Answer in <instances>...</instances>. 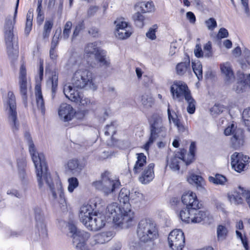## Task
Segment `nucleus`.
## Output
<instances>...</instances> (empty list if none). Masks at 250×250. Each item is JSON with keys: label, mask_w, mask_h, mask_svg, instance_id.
<instances>
[{"label": "nucleus", "mask_w": 250, "mask_h": 250, "mask_svg": "<svg viewBox=\"0 0 250 250\" xmlns=\"http://www.w3.org/2000/svg\"><path fill=\"white\" fill-rule=\"evenodd\" d=\"M224 134L226 136L232 135L231 142L233 147L235 149L239 148L244 143V136L243 131L240 128L235 127L234 124H231L224 130Z\"/></svg>", "instance_id": "obj_12"}, {"label": "nucleus", "mask_w": 250, "mask_h": 250, "mask_svg": "<svg viewBox=\"0 0 250 250\" xmlns=\"http://www.w3.org/2000/svg\"><path fill=\"white\" fill-rule=\"evenodd\" d=\"M190 70V60L189 57L183 62L178 63L176 66V74L183 76L187 71Z\"/></svg>", "instance_id": "obj_30"}, {"label": "nucleus", "mask_w": 250, "mask_h": 250, "mask_svg": "<svg viewBox=\"0 0 250 250\" xmlns=\"http://www.w3.org/2000/svg\"><path fill=\"white\" fill-rule=\"evenodd\" d=\"M132 18L135 24L137 27L142 28L144 26L145 17L139 12L135 13L133 15Z\"/></svg>", "instance_id": "obj_46"}, {"label": "nucleus", "mask_w": 250, "mask_h": 250, "mask_svg": "<svg viewBox=\"0 0 250 250\" xmlns=\"http://www.w3.org/2000/svg\"><path fill=\"white\" fill-rule=\"evenodd\" d=\"M150 134L148 140L144 145V149L148 152L150 146L157 138H164L166 135L167 129L164 125L162 116L158 113H154L149 120Z\"/></svg>", "instance_id": "obj_4"}, {"label": "nucleus", "mask_w": 250, "mask_h": 250, "mask_svg": "<svg viewBox=\"0 0 250 250\" xmlns=\"http://www.w3.org/2000/svg\"><path fill=\"white\" fill-rule=\"evenodd\" d=\"M74 109L69 104H62L58 111L60 117L64 122L71 120L74 117Z\"/></svg>", "instance_id": "obj_22"}, {"label": "nucleus", "mask_w": 250, "mask_h": 250, "mask_svg": "<svg viewBox=\"0 0 250 250\" xmlns=\"http://www.w3.org/2000/svg\"><path fill=\"white\" fill-rule=\"evenodd\" d=\"M130 195V191L127 189L124 188L121 189L118 195V200L123 209L131 210L129 203Z\"/></svg>", "instance_id": "obj_23"}, {"label": "nucleus", "mask_w": 250, "mask_h": 250, "mask_svg": "<svg viewBox=\"0 0 250 250\" xmlns=\"http://www.w3.org/2000/svg\"><path fill=\"white\" fill-rule=\"evenodd\" d=\"M94 213H86L84 214V216L83 218L79 217L81 222L87 228V225L90 223L91 219L93 218Z\"/></svg>", "instance_id": "obj_57"}, {"label": "nucleus", "mask_w": 250, "mask_h": 250, "mask_svg": "<svg viewBox=\"0 0 250 250\" xmlns=\"http://www.w3.org/2000/svg\"><path fill=\"white\" fill-rule=\"evenodd\" d=\"M106 130L104 132V134L106 136L109 135L110 133L113 135L115 133V129L113 123L110 125H106L105 127Z\"/></svg>", "instance_id": "obj_61"}, {"label": "nucleus", "mask_w": 250, "mask_h": 250, "mask_svg": "<svg viewBox=\"0 0 250 250\" xmlns=\"http://www.w3.org/2000/svg\"><path fill=\"white\" fill-rule=\"evenodd\" d=\"M205 24L209 30H213L217 27L216 21L213 18H210L206 21Z\"/></svg>", "instance_id": "obj_56"}, {"label": "nucleus", "mask_w": 250, "mask_h": 250, "mask_svg": "<svg viewBox=\"0 0 250 250\" xmlns=\"http://www.w3.org/2000/svg\"><path fill=\"white\" fill-rule=\"evenodd\" d=\"M141 104L145 108H149L154 104V100L149 94L145 93L141 97Z\"/></svg>", "instance_id": "obj_39"}, {"label": "nucleus", "mask_w": 250, "mask_h": 250, "mask_svg": "<svg viewBox=\"0 0 250 250\" xmlns=\"http://www.w3.org/2000/svg\"><path fill=\"white\" fill-rule=\"evenodd\" d=\"M137 161L133 167V172L135 174L141 172L146 163V157L143 153H137Z\"/></svg>", "instance_id": "obj_28"}, {"label": "nucleus", "mask_w": 250, "mask_h": 250, "mask_svg": "<svg viewBox=\"0 0 250 250\" xmlns=\"http://www.w3.org/2000/svg\"><path fill=\"white\" fill-rule=\"evenodd\" d=\"M68 229L73 238V246L79 250H89L86 242L90 234L84 230L78 229L72 223L68 224Z\"/></svg>", "instance_id": "obj_9"}, {"label": "nucleus", "mask_w": 250, "mask_h": 250, "mask_svg": "<svg viewBox=\"0 0 250 250\" xmlns=\"http://www.w3.org/2000/svg\"><path fill=\"white\" fill-rule=\"evenodd\" d=\"M141 12L143 13L150 12L154 10V6L152 2L144 3L141 6Z\"/></svg>", "instance_id": "obj_52"}, {"label": "nucleus", "mask_w": 250, "mask_h": 250, "mask_svg": "<svg viewBox=\"0 0 250 250\" xmlns=\"http://www.w3.org/2000/svg\"><path fill=\"white\" fill-rule=\"evenodd\" d=\"M47 83H50L51 84V98L54 99L58 89V74L56 71L52 72V77Z\"/></svg>", "instance_id": "obj_33"}, {"label": "nucleus", "mask_w": 250, "mask_h": 250, "mask_svg": "<svg viewBox=\"0 0 250 250\" xmlns=\"http://www.w3.org/2000/svg\"><path fill=\"white\" fill-rule=\"evenodd\" d=\"M94 208L92 206L89 204H84L83 205L80 209L79 216V217L83 218L84 216V214L92 213Z\"/></svg>", "instance_id": "obj_49"}, {"label": "nucleus", "mask_w": 250, "mask_h": 250, "mask_svg": "<svg viewBox=\"0 0 250 250\" xmlns=\"http://www.w3.org/2000/svg\"><path fill=\"white\" fill-rule=\"evenodd\" d=\"M196 209L187 208L182 209L179 213V217L183 222L189 223L191 222L192 213L196 211Z\"/></svg>", "instance_id": "obj_32"}, {"label": "nucleus", "mask_w": 250, "mask_h": 250, "mask_svg": "<svg viewBox=\"0 0 250 250\" xmlns=\"http://www.w3.org/2000/svg\"><path fill=\"white\" fill-rule=\"evenodd\" d=\"M192 67L193 71L197 77L199 81L203 78L202 65L199 61L192 62Z\"/></svg>", "instance_id": "obj_41"}, {"label": "nucleus", "mask_w": 250, "mask_h": 250, "mask_svg": "<svg viewBox=\"0 0 250 250\" xmlns=\"http://www.w3.org/2000/svg\"><path fill=\"white\" fill-rule=\"evenodd\" d=\"M19 4V0H17L13 17L11 15L7 16L5 20L4 24V33L7 53L12 62L16 60L19 56L18 45L17 43L14 46L13 43V29L16 23Z\"/></svg>", "instance_id": "obj_2"}, {"label": "nucleus", "mask_w": 250, "mask_h": 250, "mask_svg": "<svg viewBox=\"0 0 250 250\" xmlns=\"http://www.w3.org/2000/svg\"><path fill=\"white\" fill-rule=\"evenodd\" d=\"M108 220L106 216L104 214L95 212L93 214V218L91 219L90 223L87 225V228L90 230H98L105 226Z\"/></svg>", "instance_id": "obj_16"}, {"label": "nucleus", "mask_w": 250, "mask_h": 250, "mask_svg": "<svg viewBox=\"0 0 250 250\" xmlns=\"http://www.w3.org/2000/svg\"><path fill=\"white\" fill-rule=\"evenodd\" d=\"M17 166L18 170V175L23 184L27 183V175L25 168L26 162L25 158L21 157L17 160Z\"/></svg>", "instance_id": "obj_25"}, {"label": "nucleus", "mask_w": 250, "mask_h": 250, "mask_svg": "<svg viewBox=\"0 0 250 250\" xmlns=\"http://www.w3.org/2000/svg\"><path fill=\"white\" fill-rule=\"evenodd\" d=\"M158 27L157 24H155L153 25V26L149 29L148 32H146V36L152 40H155L156 38L155 33Z\"/></svg>", "instance_id": "obj_54"}, {"label": "nucleus", "mask_w": 250, "mask_h": 250, "mask_svg": "<svg viewBox=\"0 0 250 250\" xmlns=\"http://www.w3.org/2000/svg\"><path fill=\"white\" fill-rule=\"evenodd\" d=\"M186 152L187 150L185 149H182L180 152L175 153V156L171 159L169 167L171 169L174 170H179L180 163L184 162L186 164L187 161V159L185 157Z\"/></svg>", "instance_id": "obj_21"}, {"label": "nucleus", "mask_w": 250, "mask_h": 250, "mask_svg": "<svg viewBox=\"0 0 250 250\" xmlns=\"http://www.w3.org/2000/svg\"><path fill=\"white\" fill-rule=\"evenodd\" d=\"M250 158L242 153L234 152L231 156V164L235 171L240 172L244 170L246 166L248 164Z\"/></svg>", "instance_id": "obj_15"}, {"label": "nucleus", "mask_w": 250, "mask_h": 250, "mask_svg": "<svg viewBox=\"0 0 250 250\" xmlns=\"http://www.w3.org/2000/svg\"><path fill=\"white\" fill-rule=\"evenodd\" d=\"M61 28H59L56 31L55 34L52 39L51 42L50 47L51 49H55L56 47L57 46L58 44V40L60 36L61 35Z\"/></svg>", "instance_id": "obj_53"}, {"label": "nucleus", "mask_w": 250, "mask_h": 250, "mask_svg": "<svg viewBox=\"0 0 250 250\" xmlns=\"http://www.w3.org/2000/svg\"><path fill=\"white\" fill-rule=\"evenodd\" d=\"M183 203L186 207L194 209H199V202L196 194L192 191H189L184 193L181 198Z\"/></svg>", "instance_id": "obj_17"}, {"label": "nucleus", "mask_w": 250, "mask_h": 250, "mask_svg": "<svg viewBox=\"0 0 250 250\" xmlns=\"http://www.w3.org/2000/svg\"><path fill=\"white\" fill-rule=\"evenodd\" d=\"M236 234L237 235V237L240 239L245 250H248L249 245L246 237H243L242 233L238 230H236Z\"/></svg>", "instance_id": "obj_58"}, {"label": "nucleus", "mask_w": 250, "mask_h": 250, "mask_svg": "<svg viewBox=\"0 0 250 250\" xmlns=\"http://www.w3.org/2000/svg\"><path fill=\"white\" fill-rule=\"evenodd\" d=\"M242 118L245 125L248 127V130L250 131V107L243 111Z\"/></svg>", "instance_id": "obj_50"}, {"label": "nucleus", "mask_w": 250, "mask_h": 250, "mask_svg": "<svg viewBox=\"0 0 250 250\" xmlns=\"http://www.w3.org/2000/svg\"><path fill=\"white\" fill-rule=\"evenodd\" d=\"M229 36V32L228 30L225 28H221L218 32L217 37L219 39H222L228 37Z\"/></svg>", "instance_id": "obj_63"}, {"label": "nucleus", "mask_w": 250, "mask_h": 250, "mask_svg": "<svg viewBox=\"0 0 250 250\" xmlns=\"http://www.w3.org/2000/svg\"><path fill=\"white\" fill-rule=\"evenodd\" d=\"M95 59L100 66L105 68L110 66V61L105 50L102 49L96 55Z\"/></svg>", "instance_id": "obj_27"}, {"label": "nucleus", "mask_w": 250, "mask_h": 250, "mask_svg": "<svg viewBox=\"0 0 250 250\" xmlns=\"http://www.w3.org/2000/svg\"><path fill=\"white\" fill-rule=\"evenodd\" d=\"M196 211L192 213L191 222L193 223H198L202 221H205L208 217L207 216L206 212L199 210V209H196Z\"/></svg>", "instance_id": "obj_34"}, {"label": "nucleus", "mask_w": 250, "mask_h": 250, "mask_svg": "<svg viewBox=\"0 0 250 250\" xmlns=\"http://www.w3.org/2000/svg\"><path fill=\"white\" fill-rule=\"evenodd\" d=\"M111 237L110 232H104L99 233L94 236V241L97 244H104L108 242Z\"/></svg>", "instance_id": "obj_38"}, {"label": "nucleus", "mask_w": 250, "mask_h": 250, "mask_svg": "<svg viewBox=\"0 0 250 250\" xmlns=\"http://www.w3.org/2000/svg\"><path fill=\"white\" fill-rule=\"evenodd\" d=\"M83 22H80L76 26L73 33L72 37V40L74 39L76 37L78 36V35L80 33V32L83 29Z\"/></svg>", "instance_id": "obj_59"}, {"label": "nucleus", "mask_w": 250, "mask_h": 250, "mask_svg": "<svg viewBox=\"0 0 250 250\" xmlns=\"http://www.w3.org/2000/svg\"><path fill=\"white\" fill-rule=\"evenodd\" d=\"M208 181L215 185H224L227 182V179L225 176L223 175L216 174L215 177L209 176Z\"/></svg>", "instance_id": "obj_44"}, {"label": "nucleus", "mask_w": 250, "mask_h": 250, "mask_svg": "<svg viewBox=\"0 0 250 250\" xmlns=\"http://www.w3.org/2000/svg\"><path fill=\"white\" fill-rule=\"evenodd\" d=\"M102 49L97 46L96 42H91L87 44L84 48V52L88 55H94L95 57L98 54Z\"/></svg>", "instance_id": "obj_37"}, {"label": "nucleus", "mask_w": 250, "mask_h": 250, "mask_svg": "<svg viewBox=\"0 0 250 250\" xmlns=\"http://www.w3.org/2000/svg\"><path fill=\"white\" fill-rule=\"evenodd\" d=\"M106 217L109 221L121 227H128L131 225L134 218L133 212L130 210L121 208L117 203H112L107 206Z\"/></svg>", "instance_id": "obj_3"}, {"label": "nucleus", "mask_w": 250, "mask_h": 250, "mask_svg": "<svg viewBox=\"0 0 250 250\" xmlns=\"http://www.w3.org/2000/svg\"><path fill=\"white\" fill-rule=\"evenodd\" d=\"M110 177V173L106 171L101 174V180L94 182L92 184L97 189L102 192L106 196L113 193L121 186L119 179L113 180Z\"/></svg>", "instance_id": "obj_7"}, {"label": "nucleus", "mask_w": 250, "mask_h": 250, "mask_svg": "<svg viewBox=\"0 0 250 250\" xmlns=\"http://www.w3.org/2000/svg\"><path fill=\"white\" fill-rule=\"evenodd\" d=\"M168 242L172 250H182L185 243L184 232L180 229L173 230L168 235Z\"/></svg>", "instance_id": "obj_11"}, {"label": "nucleus", "mask_w": 250, "mask_h": 250, "mask_svg": "<svg viewBox=\"0 0 250 250\" xmlns=\"http://www.w3.org/2000/svg\"><path fill=\"white\" fill-rule=\"evenodd\" d=\"M53 26V21L52 20H46L43 26L42 36L43 39L48 38L49 37L51 31Z\"/></svg>", "instance_id": "obj_45"}, {"label": "nucleus", "mask_w": 250, "mask_h": 250, "mask_svg": "<svg viewBox=\"0 0 250 250\" xmlns=\"http://www.w3.org/2000/svg\"><path fill=\"white\" fill-rule=\"evenodd\" d=\"M196 149V148L195 142H191L189 149V152L187 156L186 165H189L194 160Z\"/></svg>", "instance_id": "obj_47"}, {"label": "nucleus", "mask_w": 250, "mask_h": 250, "mask_svg": "<svg viewBox=\"0 0 250 250\" xmlns=\"http://www.w3.org/2000/svg\"><path fill=\"white\" fill-rule=\"evenodd\" d=\"M20 93L21 96L23 104L25 107L28 106L27 102V82L25 66L22 64L20 69L19 77Z\"/></svg>", "instance_id": "obj_14"}, {"label": "nucleus", "mask_w": 250, "mask_h": 250, "mask_svg": "<svg viewBox=\"0 0 250 250\" xmlns=\"http://www.w3.org/2000/svg\"><path fill=\"white\" fill-rule=\"evenodd\" d=\"M34 211L36 227L38 230L39 235L42 238H45L47 236V230L44 212L42 208L38 207H35Z\"/></svg>", "instance_id": "obj_13"}, {"label": "nucleus", "mask_w": 250, "mask_h": 250, "mask_svg": "<svg viewBox=\"0 0 250 250\" xmlns=\"http://www.w3.org/2000/svg\"><path fill=\"white\" fill-rule=\"evenodd\" d=\"M220 67L222 73L225 76L226 82L229 83L234 79V75L229 64L227 63L221 64Z\"/></svg>", "instance_id": "obj_31"}, {"label": "nucleus", "mask_w": 250, "mask_h": 250, "mask_svg": "<svg viewBox=\"0 0 250 250\" xmlns=\"http://www.w3.org/2000/svg\"><path fill=\"white\" fill-rule=\"evenodd\" d=\"M35 96L38 108L41 110L42 113L43 115L45 112V108L44 100L40 87H36Z\"/></svg>", "instance_id": "obj_29"}, {"label": "nucleus", "mask_w": 250, "mask_h": 250, "mask_svg": "<svg viewBox=\"0 0 250 250\" xmlns=\"http://www.w3.org/2000/svg\"><path fill=\"white\" fill-rule=\"evenodd\" d=\"M99 7L97 6H91L88 9L87 12V15L88 17L93 16L97 12Z\"/></svg>", "instance_id": "obj_64"}, {"label": "nucleus", "mask_w": 250, "mask_h": 250, "mask_svg": "<svg viewBox=\"0 0 250 250\" xmlns=\"http://www.w3.org/2000/svg\"><path fill=\"white\" fill-rule=\"evenodd\" d=\"M24 136L28 144L29 151L36 169L39 188H42L43 186L42 181L43 180H44L46 184L50 188L53 198L56 200L60 205L64 206L66 204V201L61 182L59 181L56 182L57 188V189H56L54 182L50 173L47 171V164L44 155L42 153H39L37 151L32 138L29 132L26 131L24 133Z\"/></svg>", "instance_id": "obj_1"}, {"label": "nucleus", "mask_w": 250, "mask_h": 250, "mask_svg": "<svg viewBox=\"0 0 250 250\" xmlns=\"http://www.w3.org/2000/svg\"><path fill=\"white\" fill-rule=\"evenodd\" d=\"M130 200L132 201L136 200V202L140 201L143 197L142 194L137 191H135L134 192H130Z\"/></svg>", "instance_id": "obj_62"}, {"label": "nucleus", "mask_w": 250, "mask_h": 250, "mask_svg": "<svg viewBox=\"0 0 250 250\" xmlns=\"http://www.w3.org/2000/svg\"><path fill=\"white\" fill-rule=\"evenodd\" d=\"M195 56L197 58L203 57L204 52L202 49L201 45L200 43L197 44L194 50Z\"/></svg>", "instance_id": "obj_60"}, {"label": "nucleus", "mask_w": 250, "mask_h": 250, "mask_svg": "<svg viewBox=\"0 0 250 250\" xmlns=\"http://www.w3.org/2000/svg\"><path fill=\"white\" fill-rule=\"evenodd\" d=\"M63 93L65 97L73 102H78L80 100L81 93L78 90H75L70 84H65L63 87Z\"/></svg>", "instance_id": "obj_24"}, {"label": "nucleus", "mask_w": 250, "mask_h": 250, "mask_svg": "<svg viewBox=\"0 0 250 250\" xmlns=\"http://www.w3.org/2000/svg\"><path fill=\"white\" fill-rule=\"evenodd\" d=\"M174 113L175 114V117H174L171 115V111L170 109V105L169 104H168L167 115L169 121L170 122L172 121L180 131L184 132L185 130V127L184 125L178 118L177 115L174 112Z\"/></svg>", "instance_id": "obj_35"}, {"label": "nucleus", "mask_w": 250, "mask_h": 250, "mask_svg": "<svg viewBox=\"0 0 250 250\" xmlns=\"http://www.w3.org/2000/svg\"><path fill=\"white\" fill-rule=\"evenodd\" d=\"M7 115V121L14 134L19 130L20 123L17 117L16 97L12 91L7 93V98L4 104Z\"/></svg>", "instance_id": "obj_6"}, {"label": "nucleus", "mask_w": 250, "mask_h": 250, "mask_svg": "<svg viewBox=\"0 0 250 250\" xmlns=\"http://www.w3.org/2000/svg\"><path fill=\"white\" fill-rule=\"evenodd\" d=\"M83 58L81 55L76 52H73L66 63L68 69H73L78 67L82 63Z\"/></svg>", "instance_id": "obj_26"}, {"label": "nucleus", "mask_w": 250, "mask_h": 250, "mask_svg": "<svg viewBox=\"0 0 250 250\" xmlns=\"http://www.w3.org/2000/svg\"><path fill=\"white\" fill-rule=\"evenodd\" d=\"M244 188H243L239 187V191L238 192L234 193V194L229 195V200L231 202L234 203L236 204H240L243 203L244 200L242 197H244L242 194L241 189Z\"/></svg>", "instance_id": "obj_42"}, {"label": "nucleus", "mask_w": 250, "mask_h": 250, "mask_svg": "<svg viewBox=\"0 0 250 250\" xmlns=\"http://www.w3.org/2000/svg\"><path fill=\"white\" fill-rule=\"evenodd\" d=\"M68 182L69 183L68 190L70 192H72L79 186L78 180L76 177H71L68 179Z\"/></svg>", "instance_id": "obj_51"}, {"label": "nucleus", "mask_w": 250, "mask_h": 250, "mask_svg": "<svg viewBox=\"0 0 250 250\" xmlns=\"http://www.w3.org/2000/svg\"><path fill=\"white\" fill-rule=\"evenodd\" d=\"M188 181L190 184H194L198 188H203V179L200 176L192 174L188 178Z\"/></svg>", "instance_id": "obj_43"}, {"label": "nucleus", "mask_w": 250, "mask_h": 250, "mask_svg": "<svg viewBox=\"0 0 250 250\" xmlns=\"http://www.w3.org/2000/svg\"><path fill=\"white\" fill-rule=\"evenodd\" d=\"M185 100L188 103V106L187 108V112L190 114H193L196 109V101L192 97L191 94L186 96Z\"/></svg>", "instance_id": "obj_40"}, {"label": "nucleus", "mask_w": 250, "mask_h": 250, "mask_svg": "<svg viewBox=\"0 0 250 250\" xmlns=\"http://www.w3.org/2000/svg\"><path fill=\"white\" fill-rule=\"evenodd\" d=\"M170 90L173 99L179 102H183L184 99L191 94L187 84L181 81H175Z\"/></svg>", "instance_id": "obj_10"}, {"label": "nucleus", "mask_w": 250, "mask_h": 250, "mask_svg": "<svg viewBox=\"0 0 250 250\" xmlns=\"http://www.w3.org/2000/svg\"><path fill=\"white\" fill-rule=\"evenodd\" d=\"M83 167V164L76 159L70 160L67 163L68 168L72 172H80Z\"/></svg>", "instance_id": "obj_36"}, {"label": "nucleus", "mask_w": 250, "mask_h": 250, "mask_svg": "<svg viewBox=\"0 0 250 250\" xmlns=\"http://www.w3.org/2000/svg\"><path fill=\"white\" fill-rule=\"evenodd\" d=\"M72 83L74 87L78 88L87 87L93 90L96 89L93 83L92 72L86 69H80L74 73Z\"/></svg>", "instance_id": "obj_8"}, {"label": "nucleus", "mask_w": 250, "mask_h": 250, "mask_svg": "<svg viewBox=\"0 0 250 250\" xmlns=\"http://www.w3.org/2000/svg\"><path fill=\"white\" fill-rule=\"evenodd\" d=\"M137 235L140 241L144 243L152 242L159 236L156 223L149 219H142L138 224Z\"/></svg>", "instance_id": "obj_5"}, {"label": "nucleus", "mask_w": 250, "mask_h": 250, "mask_svg": "<svg viewBox=\"0 0 250 250\" xmlns=\"http://www.w3.org/2000/svg\"><path fill=\"white\" fill-rule=\"evenodd\" d=\"M224 109V106L220 104H215L210 109V112L212 115H218L222 113Z\"/></svg>", "instance_id": "obj_55"}, {"label": "nucleus", "mask_w": 250, "mask_h": 250, "mask_svg": "<svg viewBox=\"0 0 250 250\" xmlns=\"http://www.w3.org/2000/svg\"><path fill=\"white\" fill-rule=\"evenodd\" d=\"M132 34L131 27L128 23L125 21H122L116 24V36L119 39H125Z\"/></svg>", "instance_id": "obj_20"}, {"label": "nucleus", "mask_w": 250, "mask_h": 250, "mask_svg": "<svg viewBox=\"0 0 250 250\" xmlns=\"http://www.w3.org/2000/svg\"><path fill=\"white\" fill-rule=\"evenodd\" d=\"M228 230L226 227L223 225H219L217 228V235L219 240H224L227 235Z\"/></svg>", "instance_id": "obj_48"}, {"label": "nucleus", "mask_w": 250, "mask_h": 250, "mask_svg": "<svg viewBox=\"0 0 250 250\" xmlns=\"http://www.w3.org/2000/svg\"><path fill=\"white\" fill-rule=\"evenodd\" d=\"M154 164L150 163L147 167L143 168L140 173L139 181L143 184H146L151 181L154 178Z\"/></svg>", "instance_id": "obj_19"}, {"label": "nucleus", "mask_w": 250, "mask_h": 250, "mask_svg": "<svg viewBox=\"0 0 250 250\" xmlns=\"http://www.w3.org/2000/svg\"><path fill=\"white\" fill-rule=\"evenodd\" d=\"M239 77L240 81L233 87L236 92L240 93L247 89H250V74L242 73L239 75Z\"/></svg>", "instance_id": "obj_18"}]
</instances>
